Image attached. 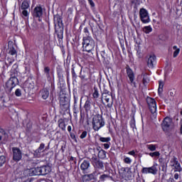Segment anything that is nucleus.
<instances>
[{"instance_id": "obj_31", "label": "nucleus", "mask_w": 182, "mask_h": 182, "mask_svg": "<svg viewBox=\"0 0 182 182\" xmlns=\"http://www.w3.org/2000/svg\"><path fill=\"white\" fill-rule=\"evenodd\" d=\"M14 58H10V57H7L6 60L5 62V65L6 66H4V69L6 68V69H8L9 68V66H11L12 65V63H14Z\"/></svg>"}, {"instance_id": "obj_7", "label": "nucleus", "mask_w": 182, "mask_h": 182, "mask_svg": "<svg viewBox=\"0 0 182 182\" xmlns=\"http://www.w3.org/2000/svg\"><path fill=\"white\" fill-rule=\"evenodd\" d=\"M146 103L149 106V109L152 114H154L157 112V102L156 100L150 97H146Z\"/></svg>"}, {"instance_id": "obj_17", "label": "nucleus", "mask_w": 182, "mask_h": 182, "mask_svg": "<svg viewBox=\"0 0 182 182\" xmlns=\"http://www.w3.org/2000/svg\"><path fill=\"white\" fill-rule=\"evenodd\" d=\"M113 171H109L108 173H102L100 176L98 182H105L106 180H112V181H114V178H113Z\"/></svg>"}, {"instance_id": "obj_56", "label": "nucleus", "mask_w": 182, "mask_h": 182, "mask_svg": "<svg viewBox=\"0 0 182 182\" xmlns=\"http://www.w3.org/2000/svg\"><path fill=\"white\" fill-rule=\"evenodd\" d=\"M43 149H45V144L42 143L40 144V146L38 148V150H40L41 151H42V153L43 152Z\"/></svg>"}, {"instance_id": "obj_22", "label": "nucleus", "mask_w": 182, "mask_h": 182, "mask_svg": "<svg viewBox=\"0 0 182 182\" xmlns=\"http://www.w3.org/2000/svg\"><path fill=\"white\" fill-rule=\"evenodd\" d=\"M25 177H32V176H36V168H27L24 170L23 173Z\"/></svg>"}, {"instance_id": "obj_50", "label": "nucleus", "mask_w": 182, "mask_h": 182, "mask_svg": "<svg viewBox=\"0 0 182 182\" xmlns=\"http://www.w3.org/2000/svg\"><path fill=\"white\" fill-rule=\"evenodd\" d=\"M86 136H87V131H83L80 136V139H85Z\"/></svg>"}, {"instance_id": "obj_2", "label": "nucleus", "mask_w": 182, "mask_h": 182, "mask_svg": "<svg viewBox=\"0 0 182 182\" xmlns=\"http://www.w3.org/2000/svg\"><path fill=\"white\" fill-rule=\"evenodd\" d=\"M105 124L103 113L96 114L92 117V129L95 132H99Z\"/></svg>"}, {"instance_id": "obj_27", "label": "nucleus", "mask_w": 182, "mask_h": 182, "mask_svg": "<svg viewBox=\"0 0 182 182\" xmlns=\"http://www.w3.org/2000/svg\"><path fill=\"white\" fill-rule=\"evenodd\" d=\"M84 109L86 113H88L89 112H90V109H92V102L90 98H87V100L85 101Z\"/></svg>"}, {"instance_id": "obj_23", "label": "nucleus", "mask_w": 182, "mask_h": 182, "mask_svg": "<svg viewBox=\"0 0 182 182\" xmlns=\"http://www.w3.org/2000/svg\"><path fill=\"white\" fill-rule=\"evenodd\" d=\"M171 163L173 164L171 166L175 167V171H181V166L180 165V163H178V161H177V158L176 156H173L171 160Z\"/></svg>"}, {"instance_id": "obj_10", "label": "nucleus", "mask_w": 182, "mask_h": 182, "mask_svg": "<svg viewBox=\"0 0 182 182\" xmlns=\"http://www.w3.org/2000/svg\"><path fill=\"white\" fill-rule=\"evenodd\" d=\"M92 164L96 170H103L105 168V164L97 156L92 157Z\"/></svg>"}, {"instance_id": "obj_57", "label": "nucleus", "mask_w": 182, "mask_h": 182, "mask_svg": "<svg viewBox=\"0 0 182 182\" xmlns=\"http://www.w3.org/2000/svg\"><path fill=\"white\" fill-rule=\"evenodd\" d=\"M26 127H27V132H31V129H32V124L31 123H28L26 124Z\"/></svg>"}, {"instance_id": "obj_36", "label": "nucleus", "mask_w": 182, "mask_h": 182, "mask_svg": "<svg viewBox=\"0 0 182 182\" xmlns=\"http://www.w3.org/2000/svg\"><path fill=\"white\" fill-rule=\"evenodd\" d=\"M57 74L59 79H63V70H62V68H57Z\"/></svg>"}, {"instance_id": "obj_42", "label": "nucleus", "mask_w": 182, "mask_h": 182, "mask_svg": "<svg viewBox=\"0 0 182 182\" xmlns=\"http://www.w3.org/2000/svg\"><path fill=\"white\" fill-rule=\"evenodd\" d=\"M151 31H153V28H151V26H145L143 28V31L144 32V33H150Z\"/></svg>"}, {"instance_id": "obj_24", "label": "nucleus", "mask_w": 182, "mask_h": 182, "mask_svg": "<svg viewBox=\"0 0 182 182\" xmlns=\"http://www.w3.org/2000/svg\"><path fill=\"white\" fill-rule=\"evenodd\" d=\"M156 57L153 55H150L147 60V65L149 68V69H153L154 68V65H156Z\"/></svg>"}, {"instance_id": "obj_12", "label": "nucleus", "mask_w": 182, "mask_h": 182, "mask_svg": "<svg viewBox=\"0 0 182 182\" xmlns=\"http://www.w3.org/2000/svg\"><path fill=\"white\" fill-rule=\"evenodd\" d=\"M42 15H43V9L42 6H36L32 12V16L34 19L38 18L39 22L42 21L41 18H42Z\"/></svg>"}, {"instance_id": "obj_44", "label": "nucleus", "mask_w": 182, "mask_h": 182, "mask_svg": "<svg viewBox=\"0 0 182 182\" xmlns=\"http://www.w3.org/2000/svg\"><path fill=\"white\" fill-rule=\"evenodd\" d=\"M51 88L52 91H50V97L51 99V103H53V90H55V85L53 83H51Z\"/></svg>"}, {"instance_id": "obj_35", "label": "nucleus", "mask_w": 182, "mask_h": 182, "mask_svg": "<svg viewBox=\"0 0 182 182\" xmlns=\"http://www.w3.org/2000/svg\"><path fill=\"white\" fill-rule=\"evenodd\" d=\"M173 50H175L173 52V58H177V56H178V54L180 53V48H177V46H174L173 47Z\"/></svg>"}, {"instance_id": "obj_6", "label": "nucleus", "mask_w": 182, "mask_h": 182, "mask_svg": "<svg viewBox=\"0 0 182 182\" xmlns=\"http://www.w3.org/2000/svg\"><path fill=\"white\" fill-rule=\"evenodd\" d=\"M35 168L36 176H46V174H49V173L52 171V168L48 165L37 166L35 167Z\"/></svg>"}, {"instance_id": "obj_40", "label": "nucleus", "mask_w": 182, "mask_h": 182, "mask_svg": "<svg viewBox=\"0 0 182 182\" xmlns=\"http://www.w3.org/2000/svg\"><path fill=\"white\" fill-rule=\"evenodd\" d=\"M159 87L158 89V93L159 95L163 93V87H164V83H163V81H159Z\"/></svg>"}, {"instance_id": "obj_3", "label": "nucleus", "mask_w": 182, "mask_h": 182, "mask_svg": "<svg viewBox=\"0 0 182 182\" xmlns=\"http://www.w3.org/2000/svg\"><path fill=\"white\" fill-rule=\"evenodd\" d=\"M82 41V50L90 53V52L95 49V46H96L95 40H93L92 37L87 36V37H84Z\"/></svg>"}, {"instance_id": "obj_49", "label": "nucleus", "mask_w": 182, "mask_h": 182, "mask_svg": "<svg viewBox=\"0 0 182 182\" xmlns=\"http://www.w3.org/2000/svg\"><path fill=\"white\" fill-rule=\"evenodd\" d=\"M70 136L71 139L74 140V141H75V143H77V138L76 137V135L74 133L70 132Z\"/></svg>"}, {"instance_id": "obj_5", "label": "nucleus", "mask_w": 182, "mask_h": 182, "mask_svg": "<svg viewBox=\"0 0 182 182\" xmlns=\"http://www.w3.org/2000/svg\"><path fill=\"white\" fill-rule=\"evenodd\" d=\"M60 106L63 112H68L69 110L70 99L66 95H63L60 97Z\"/></svg>"}, {"instance_id": "obj_54", "label": "nucleus", "mask_w": 182, "mask_h": 182, "mask_svg": "<svg viewBox=\"0 0 182 182\" xmlns=\"http://www.w3.org/2000/svg\"><path fill=\"white\" fill-rule=\"evenodd\" d=\"M124 163H126L127 164H130V163H132V159H130V158L127 157L124 159Z\"/></svg>"}, {"instance_id": "obj_38", "label": "nucleus", "mask_w": 182, "mask_h": 182, "mask_svg": "<svg viewBox=\"0 0 182 182\" xmlns=\"http://www.w3.org/2000/svg\"><path fill=\"white\" fill-rule=\"evenodd\" d=\"M79 73V77L81 78V80H85V79H86V73L85 71H82V68H80Z\"/></svg>"}, {"instance_id": "obj_21", "label": "nucleus", "mask_w": 182, "mask_h": 182, "mask_svg": "<svg viewBox=\"0 0 182 182\" xmlns=\"http://www.w3.org/2000/svg\"><path fill=\"white\" fill-rule=\"evenodd\" d=\"M80 66H73L71 69V75L73 77V80L76 82V79H77V73H79L80 72Z\"/></svg>"}, {"instance_id": "obj_37", "label": "nucleus", "mask_w": 182, "mask_h": 182, "mask_svg": "<svg viewBox=\"0 0 182 182\" xmlns=\"http://www.w3.org/2000/svg\"><path fill=\"white\" fill-rule=\"evenodd\" d=\"M99 90H97V87H94V92L92 94V97L94 99H99Z\"/></svg>"}, {"instance_id": "obj_13", "label": "nucleus", "mask_w": 182, "mask_h": 182, "mask_svg": "<svg viewBox=\"0 0 182 182\" xmlns=\"http://www.w3.org/2000/svg\"><path fill=\"white\" fill-rule=\"evenodd\" d=\"M127 75L129 79V82L131 86H134V87H137V83L134 82V73L133 72V70L130 68L129 65L127 66Z\"/></svg>"}, {"instance_id": "obj_47", "label": "nucleus", "mask_w": 182, "mask_h": 182, "mask_svg": "<svg viewBox=\"0 0 182 182\" xmlns=\"http://www.w3.org/2000/svg\"><path fill=\"white\" fill-rule=\"evenodd\" d=\"M129 124L132 129H134L136 127V120H134V117L130 120Z\"/></svg>"}, {"instance_id": "obj_41", "label": "nucleus", "mask_w": 182, "mask_h": 182, "mask_svg": "<svg viewBox=\"0 0 182 182\" xmlns=\"http://www.w3.org/2000/svg\"><path fill=\"white\" fill-rule=\"evenodd\" d=\"M112 140L110 137H100V141L102 143H109Z\"/></svg>"}, {"instance_id": "obj_28", "label": "nucleus", "mask_w": 182, "mask_h": 182, "mask_svg": "<svg viewBox=\"0 0 182 182\" xmlns=\"http://www.w3.org/2000/svg\"><path fill=\"white\" fill-rule=\"evenodd\" d=\"M55 32L57 33V36L59 41H60V39H63V28H55Z\"/></svg>"}, {"instance_id": "obj_4", "label": "nucleus", "mask_w": 182, "mask_h": 182, "mask_svg": "<svg viewBox=\"0 0 182 182\" xmlns=\"http://www.w3.org/2000/svg\"><path fill=\"white\" fill-rule=\"evenodd\" d=\"M100 173H97L96 171L92 173H83L81 176L82 182H97V176H99Z\"/></svg>"}, {"instance_id": "obj_11", "label": "nucleus", "mask_w": 182, "mask_h": 182, "mask_svg": "<svg viewBox=\"0 0 182 182\" xmlns=\"http://www.w3.org/2000/svg\"><path fill=\"white\" fill-rule=\"evenodd\" d=\"M29 8V2H28V1L24 0L23 1L22 4H21V8H19V11H21V14H22V18H28L29 16V13L28 12V10Z\"/></svg>"}, {"instance_id": "obj_34", "label": "nucleus", "mask_w": 182, "mask_h": 182, "mask_svg": "<svg viewBox=\"0 0 182 182\" xmlns=\"http://www.w3.org/2000/svg\"><path fill=\"white\" fill-rule=\"evenodd\" d=\"M101 56H102V61L104 63H106V65H107L109 63V61H106V60H110V58L107 57V55L105 54L104 51L102 52Z\"/></svg>"}, {"instance_id": "obj_1", "label": "nucleus", "mask_w": 182, "mask_h": 182, "mask_svg": "<svg viewBox=\"0 0 182 182\" xmlns=\"http://www.w3.org/2000/svg\"><path fill=\"white\" fill-rule=\"evenodd\" d=\"M18 64H14L13 69L11 70V77L6 81L4 90L9 96H14V87L16 86V85H19V80H18Z\"/></svg>"}, {"instance_id": "obj_43", "label": "nucleus", "mask_w": 182, "mask_h": 182, "mask_svg": "<svg viewBox=\"0 0 182 182\" xmlns=\"http://www.w3.org/2000/svg\"><path fill=\"white\" fill-rule=\"evenodd\" d=\"M14 95L17 97H21V96H22V90H21L19 88L16 89L15 92H14Z\"/></svg>"}, {"instance_id": "obj_64", "label": "nucleus", "mask_w": 182, "mask_h": 182, "mask_svg": "<svg viewBox=\"0 0 182 182\" xmlns=\"http://www.w3.org/2000/svg\"><path fill=\"white\" fill-rule=\"evenodd\" d=\"M180 133L181 134H182V119H181V122H180Z\"/></svg>"}, {"instance_id": "obj_32", "label": "nucleus", "mask_w": 182, "mask_h": 182, "mask_svg": "<svg viewBox=\"0 0 182 182\" xmlns=\"http://www.w3.org/2000/svg\"><path fill=\"white\" fill-rule=\"evenodd\" d=\"M58 127L61 130H63V132L66 130V124H65V120L61 118L58 120Z\"/></svg>"}, {"instance_id": "obj_62", "label": "nucleus", "mask_w": 182, "mask_h": 182, "mask_svg": "<svg viewBox=\"0 0 182 182\" xmlns=\"http://www.w3.org/2000/svg\"><path fill=\"white\" fill-rule=\"evenodd\" d=\"M107 95H109V91L107 90H104V92L102 94V96H107Z\"/></svg>"}, {"instance_id": "obj_9", "label": "nucleus", "mask_w": 182, "mask_h": 182, "mask_svg": "<svg viewBox=\"0 0 182 182\" xmlns=\"http://www.w3.org/2000/svg\"><path fill=\"white\" fill-rule=\"evenodd\" d=\"M139 17L142 23L150 22V16H149V11L146 9L142 8L139 10Z\"/></svg>"}, {"instance_id": "obj_60", "label": "nucleus", "mask_w": 182, "mask_h": 182, "mask_svg": "<svg viewBox=\"0 0 182 182\" xmlns=\"http://www.w3.org/2000/svg\"><path fill=\"white\" fill-rule=\"evenodd\" d=\"M0 92H1V90H0ZM5 97H6L5 92H2L0 94V99H5Z\"/></svg>"}, {"instance_id": "obj_52", "label": "nucleus", "mask_w": 182, "mask_h": 182, "mask_svg": "<svg viewBox=\"0 0 182 182\" xmlns=\"http://www.w3.org/2000/svg\"><path fill=\"white\" fill-rule=\"evenodd\" d=\"M102 97H105V100L107 102V103H109V101L110 100V95H104Z\"/></svg>"}, {"instance_id": "obj_15", "label": "nucleus", "mask_w": 182, "mask_h": 182, "mask_svg": "<svg viewBox=\"0 0 182 182\" xmlns=\"http://www.w3.org/2000/svg\"><path fill=\"white\" fill-rule=\"evenodd\" d=\"M171 123H173V119L168 117H166L161 124L162 130L164 132H168Z\"/></svg>"}, {"instance_id": "obj_20", "label": "nucleus", "mask_w": 182, "mask_h": 182, "mask_svg": "<svg viewBox=\"0 0 182 182\" xmlns=\"http://www.w3.org/2000/svg\"><path fill=\"white\" fill-rule=\"evenodd\" d=\"M8 53L9 55H11V56H17L18 52L16 51V49H15V47L14 46V43L11 41L9 42L8 44Z\"/></svg>"}, {"instance_id": "obj_61", "label": "nucleus", "mask_w": 182, "mask_h": 182, "mask_svg": "<svg viewBox=\"0 0 182 182\" xmlns=\"http://www.w3.org/2000/svg\"><path fill=\"white\" fill-rule=\"evenodd\" d=\"M84 32H85V33H87L86 34L87 36H89V28H87V27H85L84 28Z\"/></svg>"}, {"instance_id": "obj_53", "label": "nucleus", "mask_w": 182, "mask_h": 182, "mask_svg": "<svg viewBox=\"0 0 182 182\" xmlns=\"http://www.w3.org/2000/svg\"><path fill=\"white\" fill-rule=\"evenodd\" d=\"M110 144H111L110 142H106L105 144H103L104 149L107 150V149L110 147Z\"/></svg>"}, {"instance_id": "obj_48", "label": "nucleus", "mask_w": 182, "mask_h": 182, "mask_svg": "<svg viewBox=\"0 0 182 182\" xmlns=\"http://www.w3.org/2000/svg\"><path fill=\"white\" fill-rule=\"evenodd\" d=\"M149 156L151 157H160V152L159 151L151 152L149 153Z\"/></svg>"}, {"instance_id": "obj_55", "label": "nucleus", "mask_w": 182, "mask_h": 182, "mask_svg": "<svg viewBox=\"0 0 182 182\" xmlns=\"http://www.w3.org/2000/svg\"><path fill=\"white\" fill-rule=\"evenodd\" d=\"M31 26H32L33 31H37V29H38V23H33L31 25Z\"/></svg>"}, {"instance_id": "obj_45", "label": "nucleus", "mask_w": 182, "mask_h": 182, "mask_svg": "<svg viewBox=\"0 0 182 182\" xmlns=\"http://www.w3.org/2000/svg\"><path fill=\"white\" fill-rule=\"evenodd\" d=\"M41 153H42V151L37 149L36 151H34L33 156L36 158H39L41 157Z\"/></svg>"}, {"instance_id": "obj_14", "label": "nucleus", "mask_w": 182, "mask_h": 182, "mask_svg": "<svg viewBox=\"0 0 182 182\" xmlns=\"http://www.w3.org/2000/svg\"><path fill=\"white\" fill-rule=\"evenodd\" d=\"M80 170L82 174L90 173V161L85 159L80 165Z\"/></svg>"}, {"instance_id": "obj_8", "label": "nucleus", "mask_w": 182, "mask_h": 182, "mask_svg": "<svg viewBox=\"0 0 182 182\" xmlns=\"http://www.w3.org/2000/svg\"><path fill=\"white\" fill-rule=\"evenodd\" d=\"M13 158L12 160L15 163H18L22 160V151L18 147L12 148Z\"/></svg>"}, {"instance_id": "obj_29", "label": "nucleus", "mask_w": 182, "mask_h": 182, "mask_svg": "<svg viewBox=\"0 0 182 182\" xmlns=\"http://www.w3.org/2000/svg\"><path fill=\"white\" fill-rule=\"evenodd\" d=\"M31 136L33 140L36 141V143H39L41 140V136H39V133H38V132H33Z\"/></svg>"}, {"instance_id": "obj_30", "label": "nucleus", "mask_w": 182, "mask_h": 182, "mask_svg": "<svg viewBox=\"0 0 182 182\" xmlns=\"http://www.w3.org/2000/svg\"><path fill=\"white\" fill-rule=\"evenodd\" d=\"M44 73L48 80H51L52 77H50V68H49L48 66L44 67Z\"/></svg>"}, {"instance_id": "obj_33", "label": "nucleus", "mask_w": 182, "mask_h": 182, "mask_svg": "<svg viewBox=\"0 0 182 182\" xmlns=\"http://www.w3.org/2000/svg\"><path fill=\"white\" fill-rule=\"evenodd\" d=\"M107 152L103 149H101L100 152H98V159H101L102 160H105L106 159V155Z\"/></svg>"}, {"instance_id": "obj_18", "label": "nucleus", "mask_w": 182, "mask_h": 182, "mask_svg": "<svg viewBox=\"0 0 182 182\" xmlns=\"http://www.w3.org/2000/svg\"><path fill=\"white\" fill-rule=\"evenodd\" d=\"M35 87V83L32 81H26L23 85V90L26 93H31Z\"/></svg>"}, {"instance_id": "obj_26", "label": "nucleus", "mask_w": 182, "mask_h": 182, "mask_svg": "<svg viewBox=\"0 0 182 182\" xmlns=\"http://www.w3.org/2000/svg\"><path fill=\"white\" fill-rule=\"evenodd\" d=\"M8 134L3 129L0 128V141L3 140V141H8Z\"/></svg>"}, {"instance_id": "obj_16", "label": "nucleus", "mask_w": 182, "mask_h": 182, "mask_svg": "<svg viewBox=\"0 0 182 182\" xmlns=\"http://www.w3.org/2000/svg\"><path fill=\"white\" fill-rule=\"evenodd\" d=\"M53 22L55 29L63 28V21H62V16L59 14L54 15Z\"/></svg>"}, {"instance_id": "obj_51", "label": "nucleus", "mask_w": 182, "mask_h": 182, "mask_svg": "<svg viewBox=\"0 0 182 182\" xmlns=\"http://www.w3.org/2000/svg\"><path fill=\"white\" fill-rule=\"evenodd\" d=\"M76 103H77V97L74 95V110H76Z\"/></svg>"}, {"instance_id": "obj_19", "label": "nucleus", "mask_w": 182, "mask_h": 182, "mask_svg": "<svg viewBox=\"0 0 182 182\" xmlns=\"http://www.w3.org/2000/svg\"><path fill=\"white\" fill-rule=\"evenodd\" d=\"M157 168L156 167V165H154L149 168H143L141 169V173L143 174H154V176H156L157 174Z\"/></svg>"}, {"instance_id": "obj_39", "label": "nucleus", "mask_w": 182, "mask_h": 182, "mask_svg": "<svg viewBox=\"0 0 182 182\" xmlns=\"http://www.w3.org/2000/svg\"><path fill=\"white\" fill-rule=\"evenodd\" d=\"M149 81L150 80L149 79V76L147 75V74H144L142 80L143 85H146V84L149 83Z\"/></svg>"}, {"instance_id": "obj_58", "label": "nucleus", "mask_w": 182, "mask_h": 182, "mask_svg": "<svg viewBox=\"0 0 182 182\" xmlns=\"http://www.w3.org/2000/svg\"><path fill=\"white\" fill-rule=\"evenodd\" d=\"M85 120V114H82V112H80V122L83 123Z\"/></svg>"}, {"instance_id": "obj_63", "label": "nucleus", "mask_w": 182, "mask_h": 182, "mask_svg": "<svg viewBox=\"0 0 182 182\" xmlns=\"http://www.w3.org/2000/svg\"><path fill=\"white\" fill-rule=\"evenodd\" d=\"M128 154H130L131 156H136V152L134 151H131L128 153Z\"/></svg>"}, {"instance_id": "obj_25", "label": "nucleus", "mask_w": 182, "mask_h": 182, "mask_svg": "<svg viewBox=\"0 0 182 182\" xmlns=\"http://www.w3.org/2000/svg\"><path fill=\"white\" fill-rule=\"evenodd\" d=\"M40 95L44 100H46L49 97V89L48 87H44L40 91Z\"/></svg>"}, {"instance_id": "obj_46", "label": "nucleus", "mask_w": 182, "mask_h": 182, "mask_svg": "<svg viewBox=\"0 0 182 182\" xmlns=\"http://www.w3.org/2000/svg\"><path fill=\"white\" fill-rule=\"evenodd\" d=\"M156 145H154V144H149V145H147V149L149 150H150V151H156Z\"/></svg>"}, {"instance_id": "obj_59", "label": "nucleus", "mask_w": 182, "mask_h": 182, "mask_svg": "<svg viewBox=\"0 0 182 182\" xmlns=\"http://www.w3.org/2000/svg\"><path fill=\"white\" fill-rule=\"evenodd\" d=\"M88 2L91 6V8H95V2H93V0H88Z\"/></svg>"}]
</instances>
